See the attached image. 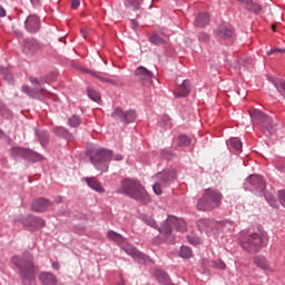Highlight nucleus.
<instances>
[{
  "label": "nucleus",
  "mask_w": 285,
  "mask_h": 285,
  "mask_svg": "<svg viewBox=\"0 0 285 285\" xmlns=\"http://www.w3.org/2000/svg\"><path fill=\"white\" fill-rule=\"evenodd\" d=\"M161 157H163V159L170 161V159H173L175 157V154L173 153V149L165 148L161 150Z\"/></svg>",
  "instance_id": "49530a36"
},
{
  "label": "nucleus",
  "mask_w": 285,
  "mask_h": 285,
  "mask_svg": "<svg viewBox=\"0 0 285 285\" xmlns=\"http://www.w3.org/2000/svg\"><path fill=\"white\" fill-rule=\"evenodd\" d=\"M0 137H2V139H6V140L8 141V144H10V136H8L7 134H4L3 130L0 132Z\"/></svg>",
  "instance_id": "bf43d9fd"
},
{
  "label": "nucleus",
  "mask_w": 285,
  "mask_h": 285,
  "mask_svg": "<svg viewBox=\"0 0 285 285\" xmlns=\"http://www.w3.org/2000/svg\"><path fill=\"white\" fill-rule=\"evenodd\" d=\"M210 21V18L208 17V13H200L195 22L194 26H196V28H206V26H208Z\"/></svg>",
  "instance_id": "a878e982"
},
{
  "label": "nucleus",
  "mask_w": 285,
  "mask_h": 285,
  "mask_svg": "<svg viewBox=\"0 0 285 285\" xmlns=\"http://www.w3.org/2000/svg\"><path fill=\"white\" fill-rule=\"evenodd\" d=\"M156 179L161 184L163 188H168L170 184H175V180L177 179V170H163L156 175Z\"/></svg>",
  "instance_id": "ddd939ff"
},
{
  "label": "nucleus",
  "mask_w": 285,
  "mask_h": 285,
  "mask_svg": "<svg viewBox=\"0 0 285 285\" xmlns=\"http://www.w3.org/2000/svg\"><path fill=\"white\" fill-rule=\"evenodd\" d=\"M68 124L71 128H79L81 126V117L73 115L69 118Z\"/></svg>",
  "instance_id": "ea45409f"
},
{
  "label": "nucleus",
  "mask_w": 285,
  "mask_h": 285,
  "mask_svg": "<svg viewBox=\"0 0 285 285\" xmlns=\"http://www.w3.org/2000/svg\"><path fill=\"white\" fill-rule=\"evenodd\" d=\"M210 259L208 258H203L200 259V266L203 268V271H208L209 268H213V266H210Z\"/></svg>",
  "instance_id": "8fccbe9b"
},
{
  "label": "nucleus",
  "mask_w": 285,
  "mask_h": 285,
  "mask_svg": "<svg viewBox=\"0 0 285 285\" xmlns=\"http://www.w3.org/2000/svg\"><path fill=\"white\" fill-rule=\"evenodd\" d=\"M173 228H175L178 233H186L188 229L185 219L177 218L175 216H168L163 224V234L167 237L173 235Z\"/></svg>",
  "instance_id": "9d476101"
},
{
  "label": "nucleus",
  "mask_w": 285,
  "mask_h": 285,
  "mask_svg": "<svg viewBox=\"0 0 285 285\" xmlns=\"http://www.w3.org/2000/svg\"><path fill=\"white\" fill-rule=\"evenodd\" d=\"M144 83H150V80L153 79V72H138L136 73Z\"/></svg>",
  "instance_id": "37998d69"
},
{
  "label": "nucleus",
  "mask_w": 285,
  "mask_h": 285,
  "mask_svg": "<svg viewBox=\"0 0 285 285\" xmlns=\"http://www.w3.org/2000/svg\"><path fill=\"white\" fill-rule=\"evenodd\" d=\"M223 202L224 195L222 191H219V189L209 187L203 190L202 196L196 203V208L202 213H210L216 210V208H220Z\"/></svg>",
  "instance_id": "20e7f679"
},
{
  "label": "nucleus",
  "mask_w": 285,
  "mask_h": 285,
  "mask_svg": "<svg viewBox=\"0 0 285 285\" xmlns=\"http://www.w3.org/2000/svg\"><path fill=\"white\" fill-rule=\"evenodd\" d=\"M107 237L111 239L112 242H118V244H121L125 242L126 238L121 236V234L115 232V230H108L107 232Z\"/></svg>",
  "instance_id": "2f4dec72"
},
{
  "label": "nucleus",
  "mask_w": 285,
  "mask_h": 285,
  "mask_svg": "<svg viewBox=\"0 0 285 285\" xmlns=\"http://www.w3.org/2000/svg\"><path fill=\"white\" fill-rule=\"evenodd\" d=\"M79 4H80L79 0H72V1H71V8H72V10H77V8H79Z\"/></svg>",
  "instance_id": "13d9d810"
},
{
  "label": "nucleus",
  "mask_w": 285,
  "mask_h": 285,
  "mask_svg": "<svg viewBox=\"0 0 285 285\" xmlns=\"http://www.w3.org/2000/svg\"><path fill=\"white\" fill-rule=\"evenodd\" d=\"M198 39L199 41L206 42L208 39H210V36H208V33H199Z\"/></svg>",
  "instance_id": "5fc2aeb1"
},
{
  "label": "nucleus",
  "mask_w": 285,
  "mask_h": 285,
  "mask_svg": "<svg viewBox=\"0 0 285 285\" xmlns=\"http://www.w3.org/2000/svg\"><path fill=\"white\" fill-rule=\"evenodd\" d=\"M87 95H88L89 99H91V101H100L101 100V95L97 90H95L90 87L87 88Z\"/></svg>",
  "instance_id": "58836bf2"
},
{
  "label": "nucleus",
  "mask_w": 285,
  "mask_h": 285,
  "mask_svg": "<svg viewBox=\"0 0 285 285\" xmlns=\"http://www.w3.org/2000/svg\"><path fill=\"white\" fill-rule=\"evenodd\" d=\"M80 32L83 39H88V35H90V29H81Z\"/></svg>",
  "instance_id": "4d7b16f0"
},
{
  "label": "nucleus",
  "mask_w": 285,
  "mask_h": 285,
  "mask_svg": "<svg viewBox=\"0 0 285 285\" xmlns=\"http://www.w3.org/2000/svg\"><path fill=\"white\" fill-rule=\"evenodd\" d=\"M137 72H148V69L144 67H138Z\"/></svg>",
  "instance_id": "69168bd1"
},
{
  "label": "nucleus",
  "mask_w": 285,
  "mask_h": 285,
  "mask_svg": "<svg viewBox=\"0 0 285 285\" xmlns=\"http://www.w3.org/2000/svg\"><path fill=\"white\" fill-rule=\"evenodd\" d=\"M122 250H125V253L129 255V257H132L134 259L137 257V254L139 253V250L130 244L122 246Z\"/></svg>",
  "instance_id": "473e14b6"
},
{
  "label": "nucleus",
  "mask_w": 285,
  "mask_h": 285,
  "mask_svg": "<svg viewBox=\"0 0 285 285\" xmlns=\"http://www.w3.org/2000/svg\"><path fill=\"white\" fill-rule=\"evenodd\" d=\"M55 79H57V73H51L50 76L40 78L29 77V81L32 86H35V88L32 89L30 86L24 85L22 86L21 90L24 95L31 97V99H35L37 95H41V92H43L42 86H45V83H51V81H55Z\"/></svg>",
  "instance_id": "0eeeda50"
},
{
  "label": "nucleus",
  "mask_w": 285,
  "mask_h": 285,
  "mask_svg": "<svg viewBox=\"0 0 285 285\" xmlns=\"http://www.w3.org/2000/svg\"><path fill=\"white\" fill-rule=\"evenodd\" d=\"M82 181H86L87 186L91 188V190L100 193V195L106 193V189L104 188V186H101V183L95 177H85L82 178Z\"/></svg>",
  "instance_id": "6ab92c4d"
},
{
  "label": "nucleus",
  "mask_w": 285,
  "mask_h": 285,
  "mask_svg": "<svg viewBox=\"0 0 285 285\" xmlns=\"http://www.w3.org/2000/svg\"><path fill=\"white\" fill-rule=\"evenodd\" d=\"M275 52H285V49L275 48L267 52L268 56L275 55Z\"/></svg>",
  "instance_id": "6e6d98bb"
},
{
  "label": "nucleus",
  "mask_w": 285,
  "mask_h": 285,
  "mask_svg": "<svg viewBox=\"0 0 285 285\" xmlns=\"http://www.w3.org/2000/svg\"><path fill=\"white\" fill-rule=\"evenodd\" d=\"M229 144H230L232 148H234V150L242 153V148H243L242 140H239L238 138H232L229 140Z\"/></svg>",
  "instance_id": "79ce46f5"
},
{
  "label": "nucleus",
  "mask_w": 285,
  "mask_h": 285,
  "mask_svg": "<svg viewBox=\"0 0 285 285\" xmlns=\"http://www.w3.org/2000/svg\"><path fill=\"white\" fill-rule=\"evenodd\" d=\"M278 202L285 208V190H278Z\"/></svg>",
  "instance_id": "603ef678"
},
{
  "label": "nucleus",
  "mask_w": 285,
  "mask_h": 285,
  "mask_svg": "<svg viewBox=\"0 0 285 285\" xmlns=\"http://www.w3.org/2000/svg\"><path fill=\"white\" fill-rule=\"evenodd\" d=\"M51 132H53L56 137H60L61 139H66L67 141H72V139H75V136L69 132V130L65 127H53Z\"/></svg>",
  "instance_id": "b1692460"
},
{
  "label": "nucleus",
  "mask_w": 285,
  "mask_h": 285,
  "mask_svg": "<svg viewBox=\"0 0 285 285\" xmlns=\"http://www.w3.org/2000/svg\"><path fill=\"white\" fill-rule=\"evenodd\" d=\"M134 259H138L139 262H142V264H150V262H153V259H150V256L139 250H138V254H136V257Z\"/></svg>",
  "instance_id": "c03bdc74"
},
{
  "label": "nucleus",
  "mask_w": 285,
  "mask_h": 285,
  "mask_svg": "<svg viewBox=\"0 0 285 285\" xmlns=\"http://www.w3.org/2000/svg\"><path fill=\"white\" fill-rule=\"evenodd\" d=\"M112 119L115 121H119L120 124H132L135 119H137V111L135 109H128L124 110L121 107H117L112 112H111Z\"/></svg>",
  "instance_id": "9b49d317"
},
{
  "label": "nucleus",
  "mask_w": 285,
  "mask_h": 285,
  "mask_svg": "<svg viewBox=\"0 0 285 285\" xmlns=\"http://www.w3.org/2000/svg\"><path fill=\"white\" fill-rule=\"evenodd\" d=\"M154 277L160 285H169L170 284V276L168 275V273H166L163 269H156L154 273Z\"/></svg>",
  "instance_id": "393cba45"
},
{
  "label": "nucleus",
  "mask_w": 285,
  "mask_h": 285,
  "mask_svg": "<svg viewBox=\"0 0 285 285\" xmlns=\"http://www.w3.org/2000/svg\"><path fill=\"white\" fill-rule=\"evenodd\" d=\"M263 197H265V202H267V204L272 207V208H277L278 204H277V198L275 196H273L269 191L264 190L262 193Z\"/></svg>",
  "instance_id": "c756f323"
},
{
  "label": "nucleus",
  "mask_w": 285,
  "mask_h": 285,
  "mask_svg": "<svg viewBox=\"0 0 285 285\" xmlns=\"http://www.w3.org/2000/svg\"><path fill=\"white\" fill-rule=\"evenodd\" d=\"M117 195H125L135 202H139L144 206H148L153 199L148 191H146V187L141 185V181L137 178H124L120 181V187L116 190Z\"/></svg>",
  "instance_id": "f257e3e1"
},
{
  "label": "nucleus",
  "mask_w": 285,
  "mask_h": 285,
  "mask_svg": "<svg viewBox=\"0 0 285 285\" xmlns=\"http://www.w3.org/2000/svg\"><path fill=\"white\" fill-rule=\"evenodd\" d=\"M187 242H189V244H193V246H199L204 244V239H202V237L197 236L196 234L187 235Z\"/></svg>",
  "instance_id": "f704fd0d"
},
{
  "label": "nucleus",
  "mask_w": 285,
  "mask_h": 285,
  "mask_svg": "<svg viewBox=\"0 0 285 285\" xmlns=\"http://www.w3.org/2000/svg\"><path fill=\"white\" fill-rule=\"evenodd\" d=\"M30 151L29 148H24V147H12L10 149V156L13 159H24L26 161L28 160V153Z\"/></svg>",
  "instance_id": "412c9836"
},
{
  "label": "nucleus",
  "mask_w": 285,
  "mask_h": 285,
  "mask_svg": "<svg viewBox=\"0 0 285 285\" xmlns=\"http://www.w3.org/2000/svg\"><path fill=\"white\" fill-rule=\"evenodd\" d=\"M3 79L7 83H14V73L12 72H3Z\"/></svg>",
  "instance_id": "09e8293b"
},
{
  "label": "nucleus",
  "mask_w": 285,
  "mask_h": 285,
  "mask_svg": "<svg viewBox=\"0 0 285 285\" xmlns=\"http://www.w3.org/2000/svg\"><path fill=\"white\" fill-rule=\"evenodd\" d=\"M39 48H40L39 42L33 38H28L22 43V52L27 57H35Z\"/></svg>",
  "instance_id": "2eb2a0df"
},
{
  "label": "nucleus",
  "mask_w": 285,
  "mask_h": 285,
  "mask_svg": "<svg viewBox=\"0 0 285 285\" xmlns=\"http://www.w3.org/2000/svg\"><path fill=\"white\" fill-rule=\"evenodd\" d=\"M52 202L46 197H39L32 200L31 210L32 213H47L48 208L52 206Z\"/></svg>",
  "instance_id": "4468645a"
},
{
  "label": "nucleus",
  "mask_w": 285,
  "mask_h": 285,
  "mask_svg": "<svg viewBox=\"0 0 285 285\" xmlns=\"http://www.w3.org/2000/svg\"><path fill=\"white\" fill-rule=\"evenodd\" d=\"M267 81H271L273 86L276 88L277 92L285 98V80L282 78H275L271 76V73L265 75Z\"/></svg>",
  "instance_id": "f3484780"
},
{
  "label": "nucleus",
  "mask_w": 285,
  "mask_h": 285,
  "mask_svg": "<svg viewBox=\"0 0 285 285\" xmlns=\"http://www.w3.org/2000/svg\"><path fill=\"white\" fill-rule=\"evenodd\" d=\"M91 75L95 77V79H99V81L105 83H115V80L110 79V77H108L106 73L91 72Z\"/></svg>",
  "instance_id": "e433bc0d"
},
{
  "label": "nucleus",
  "mask_w": 285,
  "mask_h": 285,
  "mask_svg": "<svg viewBox=\"0 0 285 285\" xmlns=\"http://www.w3.org/2000/svg\"><path fill=\"white\" fill-rule=\"evenodd\" d=\"M217 35L220 39H230V37H233V29L228 27H219Z\"/></svg>",
  "instance_id": "7c9ffc66"
},
{
  "label": "nucleus",
  "mask_w": 285,
  "mask_h": 285,
  "mask_svg": "<svg viewBox=\"0 0 285 285\" xmlns=\"http://www.w3.org/2000/svg\"><path fill=\"white\" fill-rule=\"evenodd\" d=\"M72 70H77L78 72H88V70H85L81 66H73Z\"/></svg>",
  "instance_id": "052dcab7"
},
{
  "label": "nucleus",
  "mask_w": 285,
  "mask_h": 285,
  "mask_svg": "<svg viewBox=\"0 0 285 285\" xmlns=\"http://www.w3.org/2000/svg\"><path fill=\"white\" fill-rule=\"evenodd\" d=\"M46 157L32 149H29L27 161H31L32 164H37V161H43Z\"/></svg>",
  "instance_id": "cd10ccee"
},
{
  "label": "nucleus",
  "mask_w": 285,
  "mask_h": 285,
  "mask_svg": "<svg viewBox=\"0 0 285 285\" xmlns=\"http://www.w3.org/2000/svg\"><path fill=\"white\" fill-rule=\"evenodd\" d=\"M131 26L134 30H137V28H139V22H137V20H131Z\"/></svg>",
  "instance_id": "e2e57ef3"
},
{
  "label": "nucleus",
  "mask_w": 285,
  "mask_h": 285,
  "mask_svg": "<svg viewBox=\"0 0 285 285\" xmlns=\"http://www.w3.org/2000/svg\"><path fill=\"white\" fill-rule=\"evenodd\" d=\"M115 161H124V156L121 154H118L115 156Z\"/></svg>",
  "instance_id": "0e129e2a"
},
{
  "label": "nucleus",
  "mask_w": 285,
  "mask_h": 285,
  "mask_svg": "<svg viewBox=\"0 0 285 285\" xmlns=\"http://www.w3.org/2000/svg\"><path fill=\"white\" fill-rule=\"evenodd\" d=\"M141 3H144V0H125V6L129 10H137L140 8Z\"/></svg>",
  "instance_id": "72a5a7b5"
},
{
  "label": "nucleus",
  "mask_w": 285,
  "mask_h": 285,
  "mask_svg": "<svg viewBox=\"0 0 285 285\" xmlns=\"http://www.w3.org/2000/svg\"><path fill=\"white\" fill-rule=\"evenodd\" d=\"M24 28L28 32L35 33L41 30V20L36 14L27 17Z\"/></svg>",
  "instance_id": "dca6fc26"
},
{
  "label": "nucleus",
  "mask_w": 285,
  "mask_h": 285,
  "mask_svg": "<svg viewBox=\"0 0 285 285\" xmlns=\"http://www.w3.org/2000/svg\"><path fill=\"white\" fill-rule=\"evenodd\" d=\"M39 281L43 285H59V279L51 272H41L39 274Z\"/></svg>",
  "instance_id": "a211bd4d"
},
{
  "label": "nucleus",
  "mask_w": 285,
  "mask_h": 285,
  "mask_svg": "<svg viewBox=\"0 0 285 285\" xmlns=\"http://www.w3.org/2000/svg\"><path fill=\"white\" fill-rule=\"evenodd\" d=\"M114 155L115 153L110 149L99 148L90 154L89 159L96 170H100V173H108Z\"/></svg>",
  "instance_id": "423d86ee"
},
{
  "label": "nucleus",
  "mask_w": 285,
  "mask_h": 285,
  "mask_svg": "<svg viewBox=\"0 0 285 285\" xmlns=\"http://www.w3.org/2000/svg\"><path fill=\"white\" fill-rule=\"evenodd\" d=\"M179 255L183 259H190L193 257V249L188 246H181Z\"/></svg>",
  "instance_id": "c9c22d12"
},
{
  "label": "nucleus",
  "mask_w": 285,
  "mask_h": 285,
  "mask_svg": "<svg viewBox=\"0 0 285 285\" xmlns=\"http://www.w3.org/2000/svg\"><path fill=\"white\" fill-rule=\"evenodd\" d=\"M138 219H140V222H144V224H146L147 226H150V228H155V230L164 233V225L159 227L155 218H153L151 216H148L147 214H139Z\"/></svg>",
  "instance_id": "5701e85b"
},
{
  "label": "nucleus",
  "mask_w": 285,
  "mask_h": 285,
  "mask_svg": "<svg viewBox=\"0 0 285 285\" xmlns=\"http://www.w3.org/2000/svg\"><path fill=\"white\" fill-rule=\"evenodd\" d=\"M210 266L217 271H226V263L222 259L210 261Z\"/></svg>",
  "instance_id": "a19ab883"
},
{
  "label": "nucleus",
  "mask_w": 285,
  "mask_h": 285,
  "mask_svg": "<svg viewBox=\"0 0 285 285\" xmlns=\"http://www.w3.org/2000/svg\"><path fill=\"white\" fill-rule=\"evenodd\" d=\"M20 224L27 228L30 233H35L36 230H40V228L46 227V220H43L39 216L28 215L20 219Z\"/></svg>",
  "instance_id": "f8f14e48"
},
{
  "label": "nucleus",
  "mask_w": 285,
  "mask_h": 285,
  "mask_svg": "<svg viewBox=\"0 0 285 285\" xmlns=\"http://www.w3.org/2000/svg\"><path fill=\"white\" fill-rule=\"evenodd\" d=\"M0 17H6V9L3 7H0Z\"/></svg>",
  "instance_id": "774afa93"
},
{
  "label": "nucleus",
  "mask_w": 285,
  "mask_h": 285,
  "mask_svg": "<svg viewBox=\"0 0 285 285\" xmlns=\"http://www.w3.org/2000/svg\"><path fill=\"white\" fill-rule=\"evenodd\" d=\"M12 264L18 268V275L23 285H35L37 277V265H35V255L30 252H23L22 255H16L11 258Z\"/></svg>",
  "instance_id": "f03ea898"
},
{
  "label": "nucleus",
  "mask_w": 285,
  "mask_h": 285,
  "mask_svg": "<svg viewBox=\"0 0 285 285\" xmlns=\"http://www.w3.org/2000/svg\"><path fill=\"white\" fill-rule=\"evenodd\" d=\"M239 245L243 250L255 255V253H259L262 248L268 246V234L262 229L243 232L239 235Z\"/></svg>",
  "instance_id": "7ed1b4c3"
},
{
  "label": "nucleus",
  "mask_w": 285,
  "mask_h": 285,
  "mask_svg": "<svg viewBox=\"0 0 285 285\" xmlns=\"http://www.w3.org/2000/svg\"><path fill=\"white\" fill-rule=\"evenodd\" d=\"M277 170H279V173H285V159L284 160H279L276 165Z\"/></svg>",
  "instance_id": "864d4df0"
},
{
  "label": "nucleus",
  "mask_w": 285,
  "mask_h": 285,
  "mask_svg": "<svg viewBox=\"0 0 285 285\" xmlns=\"http://www.w3.org/2000/svg\"><path fill=\"white\" fill-rule=\"evenodd\" d=\"M53 202H55V204H62L63 197L62 196H57Z\"/></svg>",
  "instance_id": "680f3d73"
},
{
  "label": "nucleus",
  "mask_w": 285,
  "mask_h": 285,
  "mask_svg": "<svg viewBox=\"0 0 285 285\" xmlns=\"http://www.w3.org/2000/svg\"><path fill=\"white\" fill-rule=\"evenodd\" d=\"M254 264H256V266H258V268H262L263 271H268V268H271V266L268 265V261L265 256H256L254 258Z\"/></svg>",
  "instance_id": "c85d7f7f"
},
{
  "label": "nucleus",
  "mask_w": 285,
  "mask_h": 285,
  "mask_svg": "<svg viewBox=\"0 0 285 285\" xmlns=\"http://www.w3.org/2000/svg\"><path fill=\"white\" fill-rule=\"evenodd\" d=\"M150 43H154V46H161L163 43H166V40H164L161 37H159V35L154 33L150 38H149Z\"/></svg>",
  "instance_id": "a18cd8bd"
},
{
  "label": "nucleus",
  "mask_w": 285,
  "mask_h": 285,
  "mask_svg": "<svg viewBox=\"0 0 285 285\" xmlns=\"http://www.w3.org/2000/svg\"><path fill=\"white\" fill-rule=\"evenodd\" d=\"M243 188L244 190H248L249 193H254V195L262 197V193L266 190V180H264V176L262 175L252 174L245 178Z\"/></svg>",
  "instance_id": "6e6552de"
},
{
  "label": "nucleus",
  "mask_w": 285,
  "mask_h": 285,
  "mask_svg": "<svg viewBox=\"0 0 285 285\" xmlns=\"http://www.w3.org/2000/svg\"><path fill=\"white\" fill-rule=\"evenodd\" d=\"M51 266L55 271H59V263H52Z\"/></svg>",
  "instance_id": "338daca9"
},
{
  "label": "nucleus",
  "mask_w": 285,
  "mask_h": 285,
  "mask_svg": "<svg viewBox=\"0 0 285 285\" xmlns=\"http://www.w3.org/2000/svg\"><path fill=\"white\" fill-rule=\"evenodd\" d=\"M188 95H190V80L185 79L178 88V91L174 92V97L176 99H181L188 97Z\"/></svg>",
  "instance_id": "4be33fe9"
},
{
  "label": "nucleus",
  "mask_w": 285,
  "mask_h": 285,
  "mask_svg": "<svg viewBox=\"0 0 285 285\" xmlns=\"http://www.w3.org/2000/svg\"><path fill=\"white\" fill-rule=\"evenodd\" d=\"M240 3H244L246 10H249V12H259L262 10V6L253 2V0H237Z\"/></svg>",
  "instance_id": "bb28decb"
},
{
  "label": "nucleus",
  "mask_w": 285,
  "mask_h": 285,
  "mask_svg": "<svg viewBox=\"0 0 285 285\" xmlns=\"http://www.w3.org/2000/svg\"><path fill=\"white\" fill-rule=\"evenodd\" d=\"M0 115L3 116L4 119H12V111L6 105H1Z\"/></svg>",
  "instance_id": "de8ad7c7"
},
{
  "label": "nucleus",
  "mask_w": 285,
  "mask_h": 285,
  "mask_svg": "<svg viewBox=\"0 0 285 285\" xmlns=\"http://www.w3.org/2000/svg\"><path fill=\"white\" fill-rule=\"evenodd\" d=\"M164 187V185H161V183L158 180V183L153 185V190L155 193V195H161L163 190L161 188Z\"/></svg>",
  "instance_id": "3c124183"
},
{
  "label": "nucleus",
  "mask_w": 285,
  "mask_h": 285,
  "mask_svg": "<svg viewBox=\"0 0 285 285\" xmlns=\"http://www.w3.org/2000/svg\"><path fill=\"white\" fill-rule=\"evenodd\" d=\"M33 131L39 144L42 146V148H46L50 141V135L48 134V130L35 127Z\"/></svg>",
  "instance_id": "aec40b11"
},
{
  "label": "nucleus",
  "mask_w": 285,
  "mask_h": 285,
  "mask_svg": "<svg viewBox=\"0 0 285 285\" xmlns=\"http://www.w3.org/2000/svg\"><path fill=\"white\" fill-rule=\"evenodd\" d=\"M249 117L258 128L264 132L266 137H271L273 132L277 130V125L273 121V117L266 115L259 109H254L249 111Z\"/></svg>",
  "instance_id": "39448f33"
},
{
  "label": "nucleus",
  "mask_w": 285,
  "mask_h": 285,
  "mask_svg": "<svg viewBox=\"0 0 285 285\" xmlns=\"http://www.w3.org/2000/svg\"><path fill=\"white\" fill-rule=\"evenodd\" d=\"M227 224H233L230 220H213L210 218H200L196 222V226L200 232L210 235L212 233H219L223 228H226Z\"/></svg>",
  "instance_id": "1a4fd4ad"
},
{
  "label": "nucleus",
  "mask_w": 285,
  "mask_h": 285,
  "mask_svg": "<svg viewBox=\"0 0 285 285\" xmlns=\"http://www.w3.org/2000/svg\"><path fill=\"white\" fill-rule=\"evenodd\" d=\"M178 141H179L178 145L184 148H188V146H190V144H193V140L187 135H179Z\"/></svg>",
  "instance_id": "4c0bfd02"
}]
</instances>
